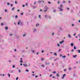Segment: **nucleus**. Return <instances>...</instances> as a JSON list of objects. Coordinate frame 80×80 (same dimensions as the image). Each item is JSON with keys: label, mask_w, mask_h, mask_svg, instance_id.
I'll list each match as a JSON object with an SVG mask.
<instances>
[{"label": "nucleus", "mask_w": 80, "mask_h": 80, "mask_svg": "<svg viewBox=\"0 0 80 80\" xmlns=\"http://www.w3.org/2000/svg\"><path fill=\"white\" fill-rule=\"evenodd\" d=\"M45 64H46V65H48V64H49V63H47V62H46Z\"/></svg>", "instance_id": "30"}, {"label": "nucleus", "mask_w": 80, "mask_h": 80, "mask_svg": "<svg viewBox=\"0 0 80 80\" xmlns=\"http://www.w3.org/2000/svg\"><path fill=\"white\" fill-rule=\"evenodd\" d=\"M15 4H17V1H15Z\"/></svg>", "instance_id": "41"}, {"label": "nucleus", "mask_w": 80, "mask_h": 80, "mask_svg": "<svg viewBox=\"0 0 80 80\" xmlns=\"http://www.w3.org/2000/svg\"><path fill=\"white\" fill-rule=\"evenodd\" d=\"M7 5H10V3H8V2L7 3Z\"/></svg>", "instance_id": "29"}, {"label": "nucleus", "mask_w": 80, "mask_h": 80, "mask_svg": "<svg viewBox=\"0 0 80 80\" xmlns=\"http://www.w3.org/2000/svg\"><path fill=\"white\" fill-rule=\"evenodd\" d=\"M15 17V18H18V16L16 15Z\"/></svg>", "instance_id": "37"}, {"label": "nucleus", "mask_w": 80, "mask_h": 80, "mask_svg": "<svg viewBox=\"0 0 80 80\" xmlns=\"http://www.w3.org/2000/svg\"><path fill=\"white\" fill-rule=\"evenodd\" d=\"M56 76L57 77H59V74H58V73H57Z\"/></svg>", "instance_id": "15"}, {"label": "nucleus", "mask_w": 80, "mask_h": 80, "mask_svg": "<svg viewBox=\"0 0 80 80\" xmlns=\"http://www.w3.org/2000/svg\"><path fill=\"white\" fill-rule=\"evenodd\" d=\"M26 6H27V5H28V3H26Z\"/></svg>", "instance_id": "53"}, {"label": "nucleus", "mask_w": 80, "mask_h": 80, "mask_svg": "<svg viewBox=\"0 0 80 80\" xmlns=\"http://www.w3.org/2000/svg\"><path fill=\"white\" fill-rule=\"evenodd\" d=\"M35 3H36V2H35L34 3V5H35Z\"/></svg>", "instance_id": "48"}, {"label": "nucleus", "mask_w": 80, "mask_h": 80, "mask_svg": "<svg viewBox=\"0 0 80 80\" xmlns=\"http://www.w3.org/2000/svg\"><path fill=\"white\" fill-rule=\"evenodd\" d=\"M52 78H55L54 76H52Z\"/></svg>", "instance_id": "50"}, {"label": "nucleus", "mask_w": 80, "mask_h": 80, "mask_svg": "<svg viewBox=\"0 0 80 80\" xmlns=\"http://www.w3.org/2000/svg\"><path fill=\"white\" fill-rule=\"evenodd\" d=\"M21 22V21L20 20L18 21V25H20V23Z\"/></svg>", "instance_id": "8"}, {"label": "nucleus", "mask_w": 80, "mask_h": 80, "mask_svg": "<svg viewBox=\"0 0 80 80\" xmlns=\"http://www.w3.org/2000/svg\"><path fill=\"white\" fill-rule=\"evenodd\" d=\"M37 77H38V76H35V78H37Z\"/></svg>", "instance_id": "45"}, {"label": "nucleus", "mask_w": 80, "mask_h": 80, "mask_svg": "<svg viewBox=\"0 0 80 80\" xmlns=\"http://www.w3.org/2000/svg\"><path fill=\"white\" fill-rule=\"evenodd\" d=\"M8 28L7 27H5V30H8Z\"/></svg>", "instance_id": "12"}, {"label": "nucleus", "mask_w": 80, "mask_h": 80, "mask_svg": "<svg viewBox=\"0 0 80 80\" xmlns=\"http://www.w3.org/2000/svg\"><path fill=\"white\" fill-rule=\"evenodd\" d=\"M10 6H11V7H12V6H13V4H11Z\"/></svg>", "instance_id": "56"}, {"label": "nucleus", "mask_w": 80, "mask_h": 80, "mask_svg": "<svg viewBox=\"0 0 80 80\" xmlns=\"http://www.w3.org/2000/svg\"><path fill=\"white\" fill-rule=\"evenodd\" d=\"M36 31H37V30L36 29H34V31H33V32H36Z\"/></svg>", "instance_id": "13"}, {"label": "nucleus", "mask_w": 80, "mask_h": 80, "mask_svg": "<svg viewBox=\"0 0 80 80\" xmlns=\"http://www.w3.org/2000/svg\"><path fill=\"white\" fill-rule=\"evenodd\" d=\"M41 60H43V58H42Z\"/></svg>", "instance_id": "61"}, {"label": "nucleus", "mask_w": 80, "mask_h": 80, "mask_svg": "<svg viewBox=\"0 0 80 80\" xmlns=\"http://www.w3.org/2000/svg\"><path fill=\"white\" fill-rule=\"evenodd\" d=\"M38 53H39V52H37V55H38Z\"/></svg>", "instance_id": "59"}, {"label": "nucleus", "mask_w": 80, "mask_h": 80, "mask_svg": "<svg viewBox=\"0 0 80 80\" xmlns=\"http://www.w3.org/2000/svg\"><path fill=\"white\" fill-rule=\"evenodd\" d=\"M68 37H69V38H71V36H70V35L69 34L68 36Z\"/></svg>", "instance_id": "16"}, {"label": "nucleus", "mask_w": 80, "mask_h": 80, "mask_svg": "<svg viewBox=\"0 0 80 80\" xmlns=\"http://www.w3.org/2000/svg\"><path fill=\"white\" fill-rule=\"evenodd\" d=\"M76 35V34L75 33H74V35H73V36H75Z\"/></svg>", "instance_id": "62"}, {"label": "nucleus", "mask_w": 80, "mask_h": 80, "mask_svg": "<svg viewBox=\"0 0 80 80\" xmlns=\"http://www.w3.org/2000/svg\"><path fill=\"white\" fill-rule=\"evenodd\" d=\"M57 46L58 47H60V44H58Z\"/></svg>", "instance_id": "28"}, {"label": "nucleus", "mask_w": 80, "mask_h": 80, "mask_svg": "<svg viewBox=\"0 0 80 80\" xmlns=\"http://www.w3.org/2000/svg\"><path fill=\"white\" fill-rule=\"evenodd\" d=\"M40 12H42V9H40Z\"/></svg>", "instance_id": "60"}, {"label": "nucleus", "mask_w": 80, "mask_h": 80, "mask_svg": "<svg viewBox=\"0 0 80 80\" xmlns=\"http://www.w3.org/2000/svg\"><path fill=\"white\" fill-rule=\"evenodd\" d=\"M26 72H28L29 71L28 70H26Z\"/></svg>", "instance_id": "38"}, {"label": "nucleus", "mask_w": 80, "mask_h": 80, "mask_svg": "<svg viewBox=\"0 0 80 80\" xmlns=\"http://www.w3.org/2000/svg\"><path fill=\"white\" fill-rule=\"evenodd\" d=\"M1 25L2 26H3V23H1Z\"/></svg>", "instance_id": "40"}, {"label": "nucleus", "mask_w": 80, "mask_h": 80, "mask_svg": "<svg viewBox=\"0 0 80 80\" xmlns=\"http://www.w3.org/2000/svg\"><path fill=\"white\" fill-rule=\"evenodd\" d=\"M56 11H57V10H56L55 9H53V12H56Z\"/></svg>", "instance_id": "14"}, {"label": "nucleus", "mask_w": 80, "mask_h": 80, "mask_svg": "<svg viewBox=\"0 0 80 80\" xmlns=\"http://www.w3.org/2000/svg\"><path fill=\"white\" fill-rule=\"evenodd\" d=\"M67 10H70V9L68 8H67Z\"/></svg>", "instance_id": "27"}, {"label": "nucleus", "mask_w": 80, "mask_h": 80, "mask_svg": "<svg viewBox=\"0 0 80 80\" xmlns=\"http://www.w3.org/2000/svg\"><path fill=\"white\" fill-rule=\"evenodd\" d=\"M52 73H54V74L56 73V72L54 71V72H52Z\"/></svg>", "instance_id": "19"}, {"label": "nucleus", "mask_w": 80, "mask_h": 80, "mask_svg": "<svg viewBox=\"0 0 80 80\" xmlns=\"http://www.w3.org/2000/svg\"><path fill=\"white\" fill-rule=\"evenodd\" d=\"M64 42V41H62L60 42L59 43L60 44H62V43H63Z\"/></svg>", "instance_id": "4"}, {"label": "nucleus", "mask_w": 80, "mask_h": 80, "mask_svg": "<svg viewBox=\"0 0 80 80\" xmlns=\"http://www.w3.org/2000/svg\"><path fill=\"white\" fill-rule=\"evenodd\" d=\"M9 36H12V34H9Z\"/></svg>", "instance_id": "35"}, {"label": "nucleus", "mask_w": 80, "mask_h": 80, "mask_svg": "<svg viewBox=\"0 0 80 80\" xmlns=\"http://www.w3.org/2000/svg\"><path fill=\"white\" fill-rule=\"evenodd\" d=\"M22 7H25V5H22Z\"/></svg>", "instance_id": "54"}, {"label": "nucleus", "mask_w": 80, "mask_h": 80, "mask_svg": "<svg viewBox=\"0 0 80 80\" xmlns=\"http://www.w3.org/2000/svg\"><path fill=\"white\" fill-rule=\"evenodd\" d=\"M41 52H42V53H43V52H44V51H43V50H42V51H41Z\"/></svg>", "instance_id": "52"}, {"label": "nucleus", "mask_w": 80, "mask_h": 80, "mask_svg": "<svg viewBox=\"0 0 80 80\" xmlns=\"http://www.w3.org/2000/svg\"><path fill=\"white\" fill-rule=\"evenodd\" d=\"M42 2V0H41V1H39L38 2V3H41Z\"/></svg>", "instance_id": "5"}, {"label": "nucleus", "mask_w": 80, "mask_h": 80, "mask_svg": "<svg viewBox=\"0 0 80 80\" xmlns=\"http://www.w3.org/2000/svg\"><path fill=\"white\" fill-rule=\"evenodd\" d=\"M61 50H62V49H59L58 52H60V51H61Z\"/></svg>", "instance_id": "47"}, {"label": "nucleus", "mask_w": 80, "mask_h": 80, "mask_svg": "<svg viewBox=\"0 0 80 80\" xmlns=\"http://www.w3.org/2000/svg\"><path fill=\"white\" fill-rule=\"evenodd\" d=\"M77 51L78 52V53H80V50H78Z\"/></svg>", "instance_id": "24"}, {"label": "nucleus", "mask_w": 80, "mask_h": 80, "mask_svg": "<svg viewBox=\"0 0 80 80\" xmlns=\"http://www.w3.org/2000/svg\"><path fill=\"white\" fill-rule=\"evenodd\" d=\"M39 18H41V16L40 15H39Z\"/></svg>", "instance_id": "21"}, {"label": "nucleus", "mask_w": 80, "mask_h": 80, "mask_svg": "<svg viewBox=\"0 0 80 80\" xmlns=\"http://www.w3.org/2000/svg\"><path fill=\"white\" fill-rule=\"evenodd\" d=\"M52 75L50 74V77H52Z\"/></svg>", "instance_id": "51"}, {"label": "nucleus", "mask_w": 80, "mask_h": 80, "mask_svg": "<svg viewBox=\"0 0 80 80\" xmlns=\"http://www.w3.org/2000/svg\"><path fill=\"white\" fill-rule=\"evenodd\" d=\"M62 7H63V5L61 4L60 6V8H58L60 9V12H62V11H63V9L62 8Z\"/></svg>", "instance_id": "1"}, {"label": "nucleus", "mask_w": 80, "mask_h": 80, "mask_svg": "<svg viewBox=\"0 0 80 80\" xmlns=\"http://www.w3.org/2000/svg\"><path fill=\"white\" fill-rule=\"evenodd\" d=\"M78 36H79V37H80V34H78Z\"/></svg>", "instance_id": "63"}, {"label": "nucleus", "mask_w": 80, "mask_h": 80, "mask_svg": "<svg viewBox=\"0 0 80 80\" xmlns=\"http://www.w3.org/2000/svg\"><path fill=\"white\" fill-rule=\"evenodd\" d=\"M67 70L66 69H64V72H66Z\"/></svg>", "instance_id": "39"}, {"label": "nucleus", "mask_w": 80, "mask_h": 80, "mask_svg": "<svg viewBox=\"0 0 80 80\" xmlns=\"http://www.w3.org/2000/svg\"><path fill=\"white\" fill-rule=\"evenodd\" d=\"M37 8V7L36 6H33V8Z\"/></svg>", "instance_id": "25"}, {"label": "nucleus", "mask_w": 80, "mask_h": 80, "mask_svg": "<svg viewBox=\"0 0 80 80\" xmlns=\"http://www.w3.org/2000/svg\"><path fill=\"white\" fill-rule=\"evenodd\" d=\"M13 72L14 71H13V70L9 71L10 73H13Z\"/></svg>", "instance_id": "7"}, {"label": "nucleus", "mask_w": 80, "mask_h": 80, "mask_svg": "<svg viewBox=\"0 0 80 80\" xmlns=\"http://www.w3.org/2000/svg\"><path fill=\"white\" fill-rule=\"evenodd\" d=\"M41 67H44V65L43 64L42 65Z\"/></svg>", "instance_id": "32"}, {"label": "nucleus", "mask_w": 80, "mask_h": 80, "mask_svg": "<svg viewBox=\"0 0 80 80\" xmlns=\"http://www.w3.org/2000/svg\"><path fill=\"white\" fill-rule=\"evenodd\" d=\"M15 65H13L12 66V68H15Z\"/></svg>", "instance_id": "23"}, {"label": "nucleus", "mask_w": 80, "mask_h": 80, "mask_svg": "<svg viewBox=\"0 0 80 80\" xmlns=\"http://www.w3.org/2000/svg\"><path fill=\"white\" fill-rule=\"evenodd\" d=\"M54 35V32L52 33V35Z\"/></svg>", "instance_id": "64"}, {"label": "nucleus", "mask_w": 80, "mask_h": 80, "mask_svg": "<svg viewBox=\"0 0 80 80\" xmlns=\"http://www.w3.org/2000/svg\"><path fill=\"white\" fill-rule=\"evenodd\" d=\"M23 13H21V15H23Z\"/></svg>", "instance_id": "55"}, {"label": "nucleus", "mask_w": 80, "mask_h": 80, "mask_svg": "<svg viewBox=\"0 0 80 80\" xmlns=\"http://www.w3.org/2000/svg\"><path fill=\"white\" fill-rule=\"evenodd\" d=\"M38 26H39V24H36V26L37 27Z\"/></svg>", "instance_id": "26"}, {"label": "nucleus", "mask_w": 80, "mask_h": 80, "mask_svg": "<svg viewBox=\"0 0 80 80\" xmlns=\"http://www.w3.org/2000/svg\"><path fill=\"white\" fill-rule=\"evenodd\" d=\"M76 47H75V46H74V49H76Z\"/></svg>", "instance_id": "36"}, {"label": "nucleus", "mask_w": 80, "mask_h": 80, "mask_svg": "<svg viewBox=\"0 0 80 80\" xmlns=\"http://www.w3.org/2000/svg\"><path fill=\"white\" fill-rule=\"evenodd\" d=\"M71 12H73V10H71Z\"/></svg>", "instance_id": "46"}, {"label": "nucleus", "mask_w": 80, "mask_h": 80, "mask_svg": "<svg viewBox=\"0 0 80 80\" xmlns=\"http://www.w3.org/2000/svg\"><path fill=\"white\" fill-rule=\"evenodd\" d=\"M54 55H55V56H57V53H54Z\"/></svg>", "instance_id": "22"}, {"label": "nucleus", "mask_w": 80, "mask_h": 80, "mask_svg": "<svg viewBox=\"0 0 80 80\" xmlns=\"http://www.w3.org/2000/svg\"><path fill=\"white\" fill-rule=\"evenodd\" d=\"M15 52H17V50L16 49H14Z\"/></svg>", "instance_id": "57"}, {"label": "nucleus", "mask_w": 80, "mask_h": 80, "mask_svg": "<svg viewBox=\"0 0 80 80\" xmlns=\"http://www.w3.org/2000/svg\"><path fill=\"white\" fill-rule=\"evenodd\" d=\"M65 75H66V74H64V75H63V77H62V79H63V78H64V77H65Z\"/></svg>", "instance_id": "6"}, {"label": "nucleus", "mask_w": 80, "mask_h": 80, "mask_svg": "<svg viewBox=\"0 0 80 80\" xmlns=\"http://www.w3.org/2000/svg\"><path fill=\"white\" fill-rule=\"evenodd\" d=\"M70 46H71V47H73V43H71Z\"/></svg>", "instance_id": "11"}, {"label": "nucleus", "mask_w": 80, "mask_h": 80, "mask_svg": "<svg viewBox=\"0 0 80 80\" xmlns=\"http://www.w3.org/2000/svg\"><path fill=\"white\" fill-rule=\"evenodd\" d=\"M68 3H70V1H69Z\"/></svg>", "instance_id": "58"}, {"label": "nucleus", "mask_w": 80, "mask_h": 80, "mask_svg": "<svg viewBox=\"0 0 80 80\" xmlns=\"http://www.w3.org/2000/svg\"><path fill=\"white\" fill-rule=\"evenodd\" d=\"M23 37H25V34H24L23 35Z\"/></svg>", "instance_id": "43"}, {"label": "nucleus", "mask_w": 80, "mask_h": 80, "mask_svg": "<svg viewBox=\"0 0 80 80\" xmlns=\"http://www.w3.org/2000/svg\"><path fill=\"white\" fill-rule=\"evenodd\" d=\"M73 51H74V50L73 49H72V50H71V52H73Z\"/></svg>", "instance_id": "49"}, {"label": "nucleus", "mask_w": 80, "mask_h": 80, "mask_svg": "<svg viewBox=\"0 0 80 80\" xmlns=\"http://www.w3.org/2000/svg\"><path fill=\"white\" fill-rule=\"evenodd\" d=\"M8 75L9 77H10V74H9L8 73Z\"/></svg>", "instance_id": "34"}, {"label": "nucleus", "mask_w": 80, "mask_h": 80, "mask_svg": "<svg viewBox=\"0 0 80 80\" xmlns=\"http://www.w3.org/2000/svg\"><path fill=\"white\" fill-rule=\"evenodd\" d=\"M23 66H24L25 67H27V64H23Z\"/></svg>", "instance_id": "3"}, {"label": "nucleus", "mask_w": 80, "mask_h": 80, "mask_svg": "<svg viewBox=\"0 0 80 80\" xmlns=\"http://www.w3.org/2000/svg\"><path fill=\"white\" fill-rule=\"evenodd\" d=\"M48 9V8H47V7H45L44 8V12H46L47 11Z\"/></svg>", "instance_id": "2"}, {"label": "nucleus", "mask_w": 80, "mask_h": 80, "mask_svg": "<svg viewBox=\"0 0 80 80\" xmlns=\"http://www.w3.org/2000/svg\"><path fill=\"white\" fill-rule=\"evenodd\" d=\"M15 10V8H13L12 9V10L13 11V10Z\"/></svg>", "instance_id": "20"}, {"label": "nucleus", "mask_w": 80, "mask_h": 80, "mask_svg": "<svg viewBox=\"0 0 80 80\" xmlns=\"http://www.w3.org/2000/svg\"><path fill=\"white\" fill-rule=\"evenodd\" d=\"M18 72L19 73H20V72H21V71L20 69L18 70Z\"/></svg>", "instance_id": "31"}, {"label": "nucleus", "mask_w": 80, "mask_h": 80, "mask_svg": "<svg viewBox=\"0 0 80 80\" xmlns=\"http://www.w3.org/2000/svg\"><path fill=\"white\" fill-rule=\"evenodd\" d=\"M72 70V68H69V70Z\"/></svg>", "instance_id": "17"}, {"label": "nucleus", "mask_w": 80, "mask_h": 80, "mask_svg": "<svg viewBox=\"0 0 80 80\" xmlns=\"http://www.w3.org/2000/svg\"><path fill=\"white\" fill-rule=\"evenodd\" d=\"M16 80H18V77H17L16 78Z\"/></svg>", "instance_id": "42"}, {"label": "nucleus", "mask_w": 80, "mask_h": 80, "mask_svg": "<svg viewBox=\"0 0 80 80\" xmlns=\"http://www.w3.org/2000/svg\"><path fill=\"white\" fill-rule=\"evenodd\" d=\"M62 58H65V57H66V56H62Z\"/></svg>", "instance_id": "18"}, {"label": "nucleus", "mask_w": 80, "mask_h": 80, "mask_svg": "<svg viewBox=\"0 0 80 80\" xmlns=\"http://www.w3.org/2000/svg\"><path fill=\"white\" fill-rule=\"evenodd\" d=\"M20 62L21 63H22V62H23V61H22V60H21L20 61Z\"/></svg>", "instance_id": "33"}, {"label": "nucleus", "mask_w": 80, "mask_h": 80, "mask_svg": "<svg viewBox=\"0 0 80 80\" xmlns=\"http://www.w3.org/2000/svg\"><path fill=\"white\" fill-rule=\"evenodd\" d=\"M77 55H74V56H72L73 57H74V58H76V57H77Z\"/></svg>", "instance_id": "9"}, {"label": "nucleus", "mask_w": 80, "mask_h": 80, "mask_svg": "<svg viewBox=\"0 0 80 80\" xmlns=\"http://www.w3.org/2000/svg\"><path fill=\"white\" fill-rule=\"evenodd\" d=\"M7 9H5V12H7Z\"/></svg>", "instance_id": "44"}, {"label": "nucleus", "mask_w": 80, "mask_h": 80, "mask_svg": "<svg viewBox=\"0 0 80 80\" xmlns=\"http://www.w3.org/2000/svg\"><path fill=\"white\" fill-rule=\"evenodd\" d=\"M44 17L46 18H47V14H45V15H44Z\"/></svg>", "instance_id": "10"}]
</instances>
